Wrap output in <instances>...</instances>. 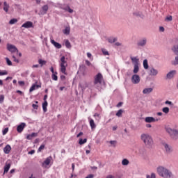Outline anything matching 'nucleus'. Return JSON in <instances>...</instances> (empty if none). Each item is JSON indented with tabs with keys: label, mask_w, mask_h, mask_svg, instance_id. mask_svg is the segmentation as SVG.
Returning <instances> with one entry per match:
<instances>
[{
	"label": "nucleus",
	"mask_w": 178,
	"mask_h": 178,
	"mask_svg": "<svg viewBox=\"0 0 178 178\" xmlns=\"http://www.w3.org/2000/svg\"><path fill=\"white\" fill-rule=\"evenodd\" d=\"M157 173L163 178H176V175L172 172V170L164 166H159L157 168Z\"/></svg>",
	"instance_id": "f257e3e1"
},
{
	"label": "nucleus",
	"mask_w": 178,
	"mask_h": 178,
	"mask_svg": "<svg viewBox=\"0 0 178 178\" xmlns=\"http://www.w3.org/2000/svg\"><path fill=\"white\" fill-rule=\"evenodd\" d=\"M140 138L142 141H143L147 148H152V145H154V140H152V137H151L149 134H142Z\"/></svg>",
	"instance_id": "f03ea898"
},
{
	"label": "nucleus",
	"mask_w": 178,
	"mask_h": 178,
	"mask_svg": "<svg viewBox=\"0 0 178 178\" xmlns=\"http://www.w3.org/2000/svg\"><path fill=\"white\" fill-rule=\"evenodd\" d=\"M167 133L170 136L172 140H178V130L170 127L165 128Z\"/></svg>",
	"instance_id": "7ed1b4c3"
},
{
	"label": "nucleus",
	"mask_w": 178,
	"mask_h": 178,
	"mask_svg": "<svg viewBox=\"0 0 178 178\" xmlns=\"http://www.w3.org/2000/svg\"><path fill=\"white\" fill-rule=\"evenodd\" d=\"M103 81H104V76H102V74H101L100 72H99L97 74H96L94 76V81H93L94 86H101Z\"/></svg>",
	"instance_id": "20e7f679"
},
{
	"label": "nucleus",
	"mask_w": 178,
	"mask_h": 178,
	"mask_svg": "<svg viewBox=\"0 0 178 178\" xmlns=\"http://www.w3.org/2000/svg\"><path fill=\"white\" fill-rule=\"evenodd\" d=\"M65 59L66 58L65 57V56H63L60 58V72L63 74H67V73H66V67L67 66V63H66Z\"/></svg>",
	"instance_id": "39448f33"
},
{
	"label": "nucleus",
	"mask_w": 178,
	"mask_h": 178,
	"mask_svg": "<svg viewBox=\"0 0 178 178\" xmlns=\"http://www.w3.org/2000/svg\"><path fill=\"white\" fill-rule=\"evenodd\" d=\"M163 147L165 154H172L173 152V147L166 143H163Z\"/></svg>",
	"instance_id": "423d86ee"
},
{
	"label": "nucleus",
	"mask_w": 178,
	"mask_h": 178,
	"mask_svg": "<svg viewBox=\"0 0 178 178\" xmlns=\"http://www.w3.org/2000/svg\"><path fill=\"white\" fill-rule=\"evenodd\" d=\"M60 9L65 10V12H68V13H72L73 9L70 8V6L67 4H61L59 6Z\"/></svg>",
	"instance_id": "0eeeda50"
},
{
	"label": "nucleus",
	"mask_w": 178,
	"mask_h": 178,
	"mask_svg": "<svg viewBox=\"0 0 178 178\" xmlns=\"http://www.w3.org/2000/svg\"><path fill=\"white\" fill-rule=\"evenodd\" d=\"M7 49L12 54L17 52V54H19V49H17L16 46L10 44H7Z\"/></svg>",
	"instance_id": "6e6552de"
},
{
	"label": "nucleus",
	"mask_w": 178,
	"mask_h": 178,
	"mask_svg": "<svg viewBox=\"0 0 178 178\" xmlns=\"http://www.w3.org/2000/svg\"><path fill=\"white\" fill-rule=\"evenodd\" d=\"M177 74V71L171 70L167 74L166 77L167 79H168V80H172V79H173V77H175V75Z\"/></svg>",
	"instance_id": "1a4fd4ad"
},
{
	"label": "nucleus",
	"mask_w": 178,
	"mask_h": 178,
	"mask_svg": "<svg viewBox=\"0 0 178 178\" xmlns=\"http://www.w3.org/2000/svg\"><path fill=\"white\" fill-rule=\"evenodd\" d=\"M131 82L133 84H138L140 83V76L134 74L131 77Z\"/></svg>",
	"instance_id": "9d476101"
},
{
	"label": "nucleus",
	"mask_w": 178,
	"mask_h": 178,
	"mask_svg": "<svg viewBox=\"0 0 178 178\" xmlns=\"http://www.w3.org/2000/svg\"><path fill=\"white\" fill-rule=\"evenodd\" d=\"M21 27L24 29H31L34 27V26L33 25V22L27 21L25 23H24Z\"/></svg>",
	"instance_id": "9b49d317"
},
{
	"label": "nucleus",
	"mask_w": 178,
	"mask_h": 178,
	"mask_svg": "<svg viewBox=\"0 0 178 178\" xmlns=\"http://www.w3.org/2000/svg\"><path fill=\"white\" fill-rule=\"evenodd\" d=\"M159 119H155L154 117H146L145 118V122L146 123H155V122H158Z\"/></svg>",
	"instance_id": "f8f14e48"
},
{
	"label": "nucleus",
	"mask_w": 178,
	"mask_h": 178,
	"mask_svg": "<svg viewBox=\"0 0 178 178\" xmlns=\"http://www.w3.org/2000/svg\"><path fill=\"white\" fill-rule=\"evenodd\" d=\"M24 127H26V123L22 122L17 127V133H22L23 130H24Z\"/></svg>",
	"instance_id": "ddd939ff"
},
{
	"label": "nucleus",
	"mask_w": 178,
	"mask_h": 178,
	"mask_svg": "<svg viewBox=\"0 0 178 178\" xmlns=\"http://www.w3.org/2000/svg\"><path fill=\"white\" fill-rule=\"evenodd\" d=\"M138 47H145L147 45V38H144L137 43Z\"/></svg>",
	"instance_id": "4468645a"
},
{
	"label": "nucleus",
	"mask_w": 178,
	"mask_h": 178,
	"mask_svg": "<svg viewBox=\"0 0 178 178\" xmlns=\"http://www.w3.org/2000/svg\"><path fill=\"white\" fill-rule=\"evenodd\" d=\"M149 74V76H157L158 75V70H156L154 67H150Z\"/></svg>",
	"instance_id": "2eb2a0df"
},
{
	"label": "nucleus",
	"mask_w": 178,
	"mask_h": 178,
	"mask_svg": "<svg viewBox=\"0 0 178 178\" xmlns=\"http://www.w3.org/2000/svg\"><path fill=\"white\" fill-rule=\"evenodd\" d=\"M51 43L56 48H57V49H60V48H62V44H60V43H58L57 42H56V41L54 40L53 39H51Z\"/></svg>",
	"instance_id": "dca6fc26"
},
{
	"label": "nucleus",
	"mask_w": 178,
	"mask_h": 178,
	"mask_svg": "<svg viewBox=\"0 0 178 178\" xmlns=\"http://www.w3.org/2000/svg\"><path fill=\"white\" fill-rule=\"evenodd\" d=\"M48 5H44L42 7V11H40V15H47V12H48Z\"/></svg>",
	"instance_id": "f3484780"
},
{
	"label": "nucleus",
	"mask_w": 178,
	"mask_h": 178,
	"mask_svg": "<svg viewBox=\"0 0 178 178\" xmlns=\"http://www.w3.org/2000/svg\"><path fill=\"white\" fill-rule=\"evenodd\" d=\"M134 16H136V17H140V19H144V15L143 13L140 11H135L133 13Z\"/></svg>",
	"instance_id": "a211bd4d"
},
{
	"label": "nucleus",
	"mask_w": 178,
	"mask_h": 178,
	"mask_svg": "<svg viewBox=\"0 0 178 178\" xmlns=\"http://www.w3.org/2000/svg\"><path fill=\"white\" fill-rule=\"evenodd\" d=\"M79 87H81V90H82V91H85L86 88L88 87V84L87 83V82H83L81 83H79Z\"/></svg>",
	"instance_id": "6ab92c4d"
},
{
	"label": "nucleus",
	"mask_w": 178,
	"mask_h": 178,
	"mask_svg": "<svg viewBox=\"0 0 178 178\" xmlns=\"http://www.w3.org/2000/svg\"><path fill=\"white\" fill-rule=\"evenodd\" d=\"M38 136V133H32L31 134L27 135L26 136V139L27 140H33V138H34V137H37Z\"/></svg>",
	"instance_id": "aec40b11"
},
{
	"label": "nucleus",
	"mask_w": 178,
	"mask_h": 178,
	"mask_svg": "<svg viewBox=\"0 0 178 178\" xmlns=\"http://www.w3.org/2000/svg\"><path fill=\"white\" fill-rule=\"evenodd\" d=\"M131 60L134 66L138 65V62L140 60L137 57H131Z\"/></svg>",
	"instance_id": "412c9836"
},
{
	"label": "nucleus",
	"mask_w": 178,
	"mask_h": 178,
	"mask_svg": "<svg viewBox=\"0 0 178 178\" xmlns=\"http://www.w3.org/2000/svg\"><path fill=\"white\" fill-rule=\"evenodd\" d=\"M11 149H12V147H10V145H6V147L3 148V152L4 154H9Z\"/></svg>",
	"instance_id": "4be33fe9"
},
{
	"label": "nucleus",
	"mask_w": 178,
	"mask_h": 178,
	"mask_svg": "<svg viewBox=\"0 0 178 178\" xmlns=\"http://www.w3.org/2000/svg\"><path fill=\"white\" fill-rule=\"evenodd\" d=\"M9 8H10V6L8 4V3L6 1H4L3 9L4 12H6V13H8V12H9Z\"/></svg>",
	"instance_id": "5701e85b"
},
{
	"label": "nucleus",
	"mask_w": 178,
	"mask_h": 178,
	"mask_svg": "<svg viewBox=\"0 0 178 178\" xmlns=\"http://www.w3.org/2000/svg\"><path fill=\"white\" fill-rule=\"evenodd\" d=\"M51 160H52V156H50L47 157L43 162V165H46L47 166H48V165L51 163Z\"/></svg>",
	"instance_id": "b1692460"
},
{
	"label": "nucleus",
	"mask_w": 178,
	"mask_h": 178,
	"mask_svg": "<svg viewBox=\"0 0 178 178\" xmlns=\"http://www.w3.org/2000/svg\"><path fill=\"white\" fill-rule=\"evenodd\" d=\"M153 90H154V89L152 88H145L143 90V94H151V92H152Z\"/></svg>",
	"instance_id": "393cba45"
},
{
	"label": "nucleus",
	"mask_w": 178,
	"mask_h": 178,
	"mask_svg": "<svg viewBox=\"0 0 178 178\" xmlns=\"http://www.w3.org/2000/svg\"><path fill=\"white\" fill-rule=\"evenodd\" d=\"M40 87H41L40 85H35V84L32 85V86L29 89V92H33L34 90H35L36 88H40Z\"/></svg>",
	"instance_id": "a878e982"
},
{
	"label": "nucleus",
	"mask_w": 178,
	"mask_h": 178,
	"mask_svg": "<svg viewBox=\"0 0 178 178\" xmlns=\"http://www.w3.org/2000/svg\"><path fill=\"white\" fill-rule=\"evenodd\" d=\"M47 106H48V102L47 101H44L43 103H42V109H43V112H47Z\"/></svg>",
	"instance_id": "bb28decb"
},
{
	"label": "nucleus",
	"mask_w": 178,
	"mask_h": 178,
	"mask_svg": "<svg viewBox=\"0 0 178 178\" xmlns=\"http://www.w3.org/2000/svg\"><path fill=\"white\" fill-rule=\"evenodd\" d=\"M140 71V67L138 65H134V70H133V73H134V74H137V73H138V72Z\"/></svg>",
	"instance_id": "cd10ccee"
},
{
	"label": "nucleus",
	"mask_w": 178,
	"mask_h": 178,
	"mask_svg": "<svg viewBox=\"0 0 178 178\" xmlns=\"http://www.w3.org/2000/svg\"><path fill=\"white\" fill-rule=\"evenodd\" d=\"M143 67L144 69H145V70H147L148 67H149V65H148V60L145 59L143 60Z\"/></svg>",
	"instance_id": "c85d7f7f"
},
{
	"label": "nucleus",
	"mask_w": 178,
	"mask_h": 178,
	"mask_svg": "<svg viewBox=\"0 0 178 178\" xmlns=\"http://www.w3.org/2000/svg\"><path fill=\"white\" fill-rule=\"evenodd\" d=\"M65 45L68 49H70V48H72V44H70V42H69V40H65Z\"/></svg>",
	"instance_id": "c756f323"
},
{
	"label": "nucleus",
	"mask_w": 178,
	"mask_h": 178,
	"mask_svg": "<svg viewBox=\"0 0 178 178\" xmlns=\"http://www.w3.org/2000/svg\"><path fill=\"white\" fill-rule=\"evenodd\" d=\"M63 33L66 35H69L70 34V27H65V29L63 31Z\"/></svg>",
	"instance_id": "7c9ffc66"
},
{
	"label": "nucleus",
	"mask_w": 178,
	"mask_h": 178,
	"mask_svg": "<svg viewBox=\"0 0 178 178\" xmlns=\"http://www.w3.org/2000/svg\"><path fill=\"white\" fill-rule=\"evenodd\" d=\"M172 51L175 52V55H178V44L174 45L172 47Z\"/></svg>",
	"instance_id": "2f4dec72"
},
{
	"label": "nucleus",
	"mask_w": 178,
	"mask_h": 178,
	"mask_svg": "<svg viewBox=\"0 0 178 178\" xmlns=\"http://www.w3.org/2000/svg\"><path fill=\"white\" fill-rule=\"evenodd\" d=\"M90 126L91 129H95L96 125H95V122H94V120L92 119L90 120Z\"/></svg>",
	"instance_id": "473e14b6"
},
{
	"label": "nucleus",
	"mask_w": 178,
	"mask_h": 178,
	"mask_svg": "<svg viewBox=\"0 0 178 178\" xmlns=\"http://www.w3.org/2000/svg\"><path fill=\"white\" fill-rule=\"evenodd\" d=\"M9 169H10V164H7L4 166V173H8L9 172Z\"/></svg>",
	"instance_id": "72a5a7b5"
},
{
	"label": "nucleus",
	"mask_w": 178,
	"mask_h": 178,
	"mask_svg": "<svg viewBox=\"0 0 178 178\" xmlns=\"http://www.w3.org/2000/svg\"><path fill=\"white\" fill-rule=\"evenodd\" d=\"M56 74H58V72H56L54 74H52L51 75V79L52 80H54V81H58V76Z\"/></svg>",
	"instance_id": "f704fd0d"
},
{
	"label": "nucleus",
	"mask_w": 178,
	"mask_h": 178,
	"mask_svg": "<svg viewBox=\"0 0 178 178\" xmlns=\"http://www.w3.org/2000/svg\"><path fill=\"white\" fill-rule=\"evenodd\" d=\"M117 40L118 39H116V38H110L108 39V41L110 42V44H113V42H116Z\"/></svg>",
	"instance_id": "c9c22d12"
},
{
	"label": "nucleus",
	"mask_w": 178,
	"mask_h": 178,
	"mask_svg": "<svg viewBox=\"0 0 178 178\" xmlns=\"http://www.w3.org/2000/svg\"><path fill=\"white\" fill-rule=\"evenodd\" d=\"M129 163V161L127 159H124L122 161V165H123V166H127Z\"/></svg>",
	"instance_id": "e433bc0d"
},
{
	"label": "nucleus",
	"mask_w": 178,
	"mask_h": 178,
	"mask_svg": "<svg viewBox=\"0 0 178 178\" xmlns=\"http://www.w3.org/2000/svg\"><path fill=\"white\" fill-rule=\"evenodd\" d=\"M169 107H163L162 108V112H163V113H165V115H168V113H169Z\"/></svg>",
	"instance_id": "4c0bfd02"
},
{
	"label": "nucleus",
	"mask_w": 178,
	"mask_h": 178,
	"mask_svg": "<svg viewBox=\"0 0 178 178\" xmlns=\"http://www.w3.org/2000/svg\"><path fill=\"white\" fill-rule=\"evenodd\" d=\"M86 143H87V138H84L83 140V139H79V144L80 145H83V144H86Z\"/></svg>",
	"instance_id": "58836bf2"
},
{
	"label": "nucleus",
	"mask_w": 178,
	"mask_h": 178,
	"mask_svg": "<svg viewBox=\"0 0 178 178\" xmlns=\"http://www.w3.org/2000/svg\"><path fill=\"white\" fill-rule=\"evenodd\" d=\"M165 105H169V106H171L172 108H173V106H174V104H173V102H170V101H169V100H167V101H165Z\"/></svg>",
	"instance_id": "ea45409f"
},
{
	"label": "nucleus",
	"mask_w": 178,
	"mask_h": 178,
	"mask_svg": "<svg viewBox=\"0 0 178 178\" xmlns=\"http://www.w3.org/2000/svg\"><path fill=\"white\" fill-rule=\"evenodd\" d=\"M15 23H17V19L13 18L9 21V24H15Z\"/></svg>",
	"instance_id": "a19ab883"
},
{
	"label": "nucleus",
	"mask_w": 178,
	"mask_h": 178,
	"mask_svg": "<svg viewBox=\"0 0 178 178\" xmlns=\"http://www.w3.org/2000/svg\"><path fill=\"white\" fill-rule=\"evenodd\" d=\"M122 113H123V110L120 109L117 113H116V116H118V118H120L122 116Z\"/></svg>",
	"instance_id": "79ce46f5"
},
{
	"label": "nucleus",
	"mask_w": 178,
	"mask_h": 178,
	"mask_svg": "<svg viewBox=\"0 0 178 178\" xmlns=\"http://www.w3.org/2000/svg\"><path fill=\"white\" fill-rule=\"evenodd\" d=\"M8 74V71L6 70H0V76H6Z\"/></svg>",
	"instance_id": "37998d69"
},
{
	"label": "nucleus",
	"mask_w": 178,
	"mask_h": 178,
	"mask_svg": "<svg viewBox=\"0 0 178 178\" xmlns=\"http://www.w3.org/2000/svg\"><path fill=\"white\" fill-rule=\"evenodd\" d=\"M8 131H9V128H8V127H6L4 129H3V131H2L3 136L6 135Z\"/></svg>",
	"instance_id": "c03bdc74"
},
{
	"label": "nucleus",
	"mask_w": 178,
	"mask_h": 178,
	"mask_svg": "<svg viewBox=\"0 0 178 178\" xmlns=\"http://www.w3.org/2000/svg\"><path fill=\"white\" fill-rule=\"evenodd\" d=\"M172 65H173L174 66H176L177 65H178V56H176V57H175V60H173V61L172 62Z\"/></svg>",
	"instance_id": "a18cd8bd"
},
{
	"label": "nucleus",
	"mask_w": 178,
	"mask_h": 178,
	"mask_svg": "<svg viewBox=\"0 0 178 178\" xmlns=\"http://www.w3.org/2000/svg\"><path fill=\"white\" fill-rule=\"evenodd\" d=\"M109 143L113 147H116V145L118 144V141L116 140H110Z\"/></svg>",
	"instance_id": "49530a36"
},
{
	"label": "nucleus",
	"mask_w": 178,
	"mask_h": 178,
	"mask_svg": "<svg viewBox=\"0 0 178 178\" xmlns=\"http://www.w3.org/2000/svg\"><path fill=\"white\" fill-rule=\"evenodd\" d=\"M38 63L42 66L43 65H45L47 63V61L42 60V59H39L38 60Z\"/></svg>",
	"instance_id": "de8ad7c7"
},
{
	"label": "nucleus",
	"mask_w": 178,
	"mask_h": 178,
	"mask_svg": "<svg viewBox=\"0 0 178 178\" xmlns=\"http://www.w3.org/2000/svg\"><path fill=\"white\" fill-rule=\"evenodd\" d=\"M3 101H5V95H0V104H3Z\"/></svg>",
	"instance_id": "09e8293b"
},
{
	"label": "nucleus",
	"mask_w": 178,
	"mask_h": 178,
	"mask_svg": "<svg viewBox=\"0 0 178 178\" xmlns=\"http://www.w3.org/2000/svg\"><path fill=\"white\" fill-rule=\"evenodd\" d=\"M45 148V145H41L38 149V152H41Z\"/></svg>",
	"instance_id": "8fccbe9b"
},
{
	"label": "nucleus",
	"mask_w": 178,
	"mask_h": 178,
	"mask_svg": "<svg viewBox=\"0 0 178 178\" xmlns=\"http://www.w3.org/2000/svg\"><path fill=\"white\" fill-rule=\"evenodd\" d=\"M172 20H173V17H172V15H170L165 17V22H172Z\"/></svg>",
	"instance_id": "3c124183"
},
{
	"label": "nucleus",
	"mask_w": 178,
	"mask_h": 178,
	"mask_svg": "<svg viewBox=\"0 0 178 178\" xmlns=\"http://www.w3.org/2000/svg\"><path fill=\"white\" fill-rule=\"evenodd\" d=\"M102 52L103 55H105V56L109 55V52L105 49H102Z\"/></svg>",
	"instance_id": "603ef678"
},
{
	"label": "nucleus",
	"mask_w": 178,
	"mask_h": 178,
	"mask_svg": "<svg viewBox=\"0 0 178 178\" xmlns=\"http://www.w3.org/2000/svg\"><path fill=\"white\" fill-rule=\"evenodd\" d=\"M6 63L8 66H12V61L8 58H6Z\"/></svg>",
	"instance_id": "864d4df0"
},
{
	"label": "nucleus",
	"mask_w": 178,
	"mask_h": 178,
	"mask_svg": "<svg viewBox=\"0 0 178 178\" xmlns=\"http://www.w3.org/2000/svg\"><path fill=\"white\" fill-rule=\"evenodd\" d=\"M146 178H156L155 173H152L151 175H147Z\"/></svg>",
	"instance_id": "5fc2aeb1"
},
{
	"label": "nucleus",
	"mask_w": 178,
	"mask_h": 178,
	"mask_svg": "<svg viewBox=\"0 0 178 178\" xmlns=\"http://www.w3.org/2000/svg\"><path fill=\"white\" fill-rule=\"evenodd\" d=\"M18 84H19V86H21V87H23V86H24L25 83H24V81H18Z\"/></svg>",
	"instance_id": "6e6d98bb"
},
{
	"label": "nucleus",
	"mask_w": 178,
	"mask_h": 178,
	"mask_svg": "<svg viewBox=\"0 0 178 178\" xmlns=\"http://www.w3.org/2000/svg\"><path fill=\"white\" fill-rule=\"evenodd\" d=\"M13 61L15 62L16 63H19V59L16 58V56H13Z\"/></svg>",
	"instance_id": "4d7b16f0"
},
{
	"label": "nucleus",
	"mask_w": 178,
	"mask_h": 178,
	"mask_svg": "<svg viewBox=\"0 0 178 178\" xmlns=\"http://www.w3.org/2000/svg\"><path fill=\"white\" fill-rule=\"evenodd\" d=\"M86 65H87V66H91V63L88 60H86Z\"/></svg>",
	"instance_id": "13d9d810"
},
{
	"label": "nucleus",
	"mask_w": 178,
	"mask_h": 178,
	"mask_svg": "<svg viewBox=\"0 0 178 178\" xmlns=\"http://www.w3.org/2000/svg\"><path fill=\"white\" fill-rule=\"evenodd\" d=\"M159 31H161V33H163V31H165V28L163 26H160Z\"/></svg>",
	"instance_id": "bf43d9fd"
},
{
	"label": "nucleus",
	"mask_w": 178,
	"mask_h": 178,
	"mask_svg": "<svg viewBox=\"0 0 178 178\" xmlns=\"http://www.w3.org/2000/svg\"><path fill=\"white\" fill-rule=\"evenodd\" d=\"M32 107L33 108V109H38V104H33L32 105Z\"/></svg>",
	"instance_id": "052dcab7"
},
{
	"label": "nucleus",
	"mask_w": 178,
	"mask_h": 178,
	"mask_svg": "<svg viewBox=\"0 0 178 178\" xmlns=\"http://www.w3.org/2000/svg\"><path fill=\"white\" fill-rule=\"evenodd\" d=\"M87 56H88V58H89L90 59H91L92 55L91 54V53L88 52V53H87Z\"/></svg>",
	"instance_id": "680f3d73"
},
{
	"label": "nucleus",
	"mask_w": 178,
	"mask_h": 178,
	"mask_svg": "<svg viewBox=\"0 0 178 178\" xmlns=\"http://www.w3.org/2000/svg\"><path fill=\"white\" fill-rule=\"evenodd\" d=\"M106 178H115V176L112 175H108L106 177Z\"/></svg>",
	"instance_id": "e2e57ef3"
},
{
	"label": "nucleus",
	"mask_w": 178,
	"mask_h": 178,
	"mask_svg": "<svg viewBox=\"0 0 178 178\" xmlns=\"http://www.w3.org/2000/svg\"><path fill=\"white\" fill-rule=\"evenodd\" d=\"M35 150H31V151L29 152V154L30 155H33V154H35Z\"/></svg>",
	"instance_id": "0e129e2a"
},
{
	"label": "nucleus",
	"mask_w": 178,
	"mask_h": 178,
	"mask_svg": "<svg viewBox=\"0 0 178 178\" xmlns=\"http://www.w3.org/2000/svg\"><path fill=\"white\" fill-rule=\"evenodd\" d=\"M60 77L61 80H65V79H66V76L65 75H60Z\"/></svg>",
	"instance_id": "69168bd1"
},
{
	"label": "nucleus",
	"mask_w": 178,
	"mask_h": 178,
	"mask_svg": "<svg viewBox=\"0 0 178 178\" xmlns=\"http://www.w3.org/2000/svg\"><path fill=\"white\" fill-rule=\"evenodd\" d=\"M94 118H98L99 119V114L96 113L94 114Z\"/></svg>",
	"instance_id": "338daca9"
},
{
	"label": "nucleus",
	"mask_w": 178,
	"mask_h": 178,
	"mask_svg": "<svg viewBox=\"0 0 178 178\" xmlns=\"http://www.w3.org/2000/svg\"><path fill=\"white\" fill-rule=\"evenodd\" d=\"M157 116H162V115H163V113L162 112H158L156 113Z\"/></svg>",
	"instance_id": "774afa93"
}]
</instances>
